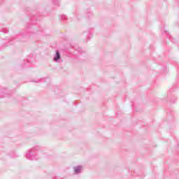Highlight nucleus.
Instances as JSON below:
<instances>
[{"label":"nucleus","instance_id":"obj_5","mask_svg":"<svg viewBox=\"0 0 179 179\" xmlns=\"http://www.w3.org/2000/svg\"><path fill=\"white\" fill-rule=\"evenodd\" d=\"M85 13H86L87 17H90L93 15V13L92 12V10H90V9H87L85 11Z\"/></svg>","mask_w":179,"mask_h":179},{"label":"nucleus","instance_id":"obj_9","mask_svg":"<svg viewBox=\"0 0 179 179\" xmlns=\"http://www.w3.org/2000/svg\"><path fill=\"white\" fill-rule=\"evenodd\" d=\"M61 19L62 20H68V17L65 15H61Z\"/></svg>","mask_w":179,"mask_h":179},{"label":"nucleus","instance_id":"obj_12","mask_svg":"<svg viewBox=\"0 0 179 179\" xmlns=\"http://www.w3.org/2000/svg\"><path fill=\"white\" fill-rule=\"evenodd\" d=\"M12 157H13V159H15V158L17 157V155H14L13 156H12Z\"/></svg>","mask_w":179,"mask_h":179},{"label":"nucleus","instance_id":"obj_2","mask_svg":"<svg viewBox=\"0 0 179 179\" xmlns=\"http://www.w3.org/2000/svg\"><path fill=\"white\" fill-rule=\"evenodd\" d=\"M53 61L55 62H61V53L59 50H56V53L54 56Z\"/></svg>","mask_w":179,"mask_h":179},{"label":"nucleus","instance_id":"obj_8","mask_svg":"<svg viewBox=\"0 0 179 179\" xmlns=\"http://www.w3.org/2000/svg\"><path fill=\"white\" fill-rule=\"evenodd\" d=\"M53 3L57 6H59V0H53Z\"/></svg>","mask_w":179,"mask_h":179},{"label":"nucleus","instance_id":"obj_11","mask_svg":"<svg viewBox=\"0 0 179 179\" xmlns=\"http://www.w3.org/2000/svg\"><path fill=\"white\" fill-rule=\"evenodd\" d=\"M33 82H34V83H40V80H33Z\"/></svg>","mask_w":179,"mask_h":179},{"label":"nucleus","instance_id":"obj_7","mask_svg":"<svg viewBox=\"0 0 179 179\" xmlns=\"http://www.w3.org/2000/svg\"><path fill=\"white\" fill-rule=\"evenodd\" d=\"M8 31H9L6 28H3V29H0V32H1V33H8Z\"/></svg>","mask_w":179,"mask_h":179},{"label":"nucleus","instance_id":"obj_3","mask_svg":"<svg viewBox=\"0 0 179 179\" xmlns=\"http://www.w3.org/2000/svg\"><path fill=\"white\" fill-rule=\"evenodd\" d=\"M83 169V166H77L73 167V171L75 174H80L82 173V170Z\"/></svg>","mask_w":179,"mask_h":179},{"label":"nucleus","instance_id":"obj_1","mask_svg":"<svg viewBox=\"0 0 179 179\" xmlns=\"http://www.w3.org/2000/svg\"><path fill=\"white\" fill-rule=\"evenodd\" d=\"M40 150V146L37 145L27 151L26 158L28 160H37V150Z\"/></svg>","mask_w":179,"mask_h":179},{"label":"nucleus","instance_id":"obj_6","mask_svg":"<svg viewBox=\"0 0 179 179\" xmlns=\"http://www.w3.org/2000/svg\"><path fill=\"white\" fill-rule=\"evenodd\" d=\"M75 50L77 51V52H78V54H82V52H83V50L82 49V48H74Z\"/></svg>","mask_w":179,"mask_h":179},{"label":"nucleus","instance_id":"obj_13","mask_svg":"<svg viewBox=\"0 0 179 179\" xmlns=\"http://www.w3.org/2000/svg\"><path fill=\"white\" fill-rule=\"evenodd\" d=\"M172 103H176V101H173Z\"/></svg>","mask_w":179,"mask_h":179},{"label":"nucleus","instance_id":"obj_4","mask_svg":"<svg viewBox=\"0 0 179 179\" xmlns=\"http://www.w3.org/2000/svg\"><path fill=\"white\" fill-rule=\"evenodd\" d=\"M15 40L13 38H9L8 40V43H4V47H8V45H12L15 43Z\"/></svg>","mask_w":179,"mask_h":179},{"label":"nucleus","instance_id":"obj_10","mask_svg":"<svg viewBox=\"0 0 179 179\" xmlns=\"http://www.w3.org/2000/svg\"><path fill=\"white\" fill-rule=\"evenodd\" d=\"M73 15H74V17L78 18V13H73Z\"/></svg>","mask_w":179,"mask_h":179}]
</instances>
